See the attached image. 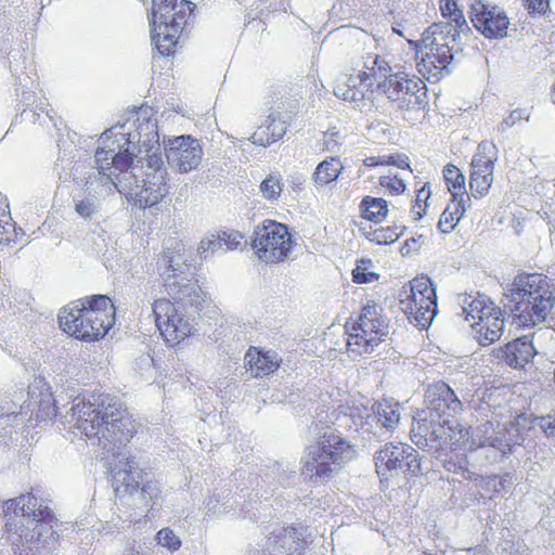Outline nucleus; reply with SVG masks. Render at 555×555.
Segmentation results:
<instances>
[{"instance_id":"23","label":"nucleus","mask_w":555,"mask_h":555,"mask_svg":"<svg viewBox=\"0 0 555 555\" xmlns=\"http://www.w3.org/2000/svg\"><path fill=\"white\" fill-rule=\"evenodd\" d=\"M493 357L514 369L525 367L537 354L530 336L516 338L492 351Z\"/></svg>"},{"instance_id":"15","label":"nucleus","mask_w":555,"mask_h":555,"mask_svg":"<svg viewBox=\"0 0 555 555\" xmlns=\"http://www.w3.org/2000/svg\"><path fill=\"white\" fill-rule=\"evenodd\" d=\"M498 147L493 142L482 141L474 154L469 170V190L474 198H483L489 194L494 180V167L498 160Z\"/></svg>"},{"instance_id":"14","label":"nucleus","mask_w":555,"mask_h":555,"mask_svg":"<svg viewBox=\"0 0 555 555\" xmlns=\"http://www.w3.org/2000/svg\"><path fill=\"white\" fill-rule=\"evenodd\" d=\"M375 470L378 476L388 478L393 473L416 477L421 474L420 453L412 446L403 442H387L374 456Z\"/></svg>"},{"instance_id":"44","label":"nucleus","mask_w":555,"mask_h":555,"mask_svg":"<svg viewBox=\"0 0 555 555\" xmlns=\"http://www.w3.org/2000/svg\"><path fill=\"white\" fill-rule=\"evenodd\" d=\"M114 159V170L118 173H126L128 169L132 166L133 163V154L128 151V149L119 152L113 153Z\"/></svg>"},{"instance_id":"40","label":"nucleus","mask_w":555,"mask_h":555,"mask_svg":"<svg viewBox=\"0 0 555 555\" xmlns=\"http://www.w3.org/2000/svg\"><path fill=\"white\" fill-rule=\"evenodd\" d=\"M222 242L220 233L211 234L210 236L203 238L197 247V253L202 258H207L215 253L222 250Z\"/></svg>"},{"instance_id":"50","label":"nucleus","mask_w":555,"mask_h":555,"mask_svg":"<svg viewBox=\"0 0 555 555\" xmlns=\"http://www.w3.org/2000/svg\"><path fill=\"white\" fill-rule=\"evenodd\" d=\"M386 155L385 156H370L363 160L365 167H378L385 166Z\"/></svg>"},{"instance_id":"37","label":"nucleus","mask_w":555,"mask_h":555,"mask_svg":"<svg viewBox=\"0 0 555 555\" xmlns=\"http://www.w3.org/2000/svg\"><path fill=\"white\" fill-rule=\"evenodd\" d=\"M36 499L34 496H25L21 495L15 499H11L4 502L3 513L5 516H10L11 514L18 515L20 513L24 516H29L30 513L27 509H30L31 506H35Z\"/></svg>"},{"instance_id":"42","label":"nucleus","mask_w":555,"mask_h":555,"mask_svg":"<svg viewBox=\"0 0 555 555\" xmlns=\"http://www.w3.org/2000/svg\"><path fill=\"white\" fill-rule=\"evenodd\" d=\"M156 539L158 544L168 548L170 552L178 551L181 546L180 538L168 527L160 529L156 534Z\"/></svg>"},{"instance_id":"19","label":"nucleus","mask_w":555,"mask_h":555,"mask_svg":"<svg viewBox=\"0 0 555 555\" xmlns=\"http://www.w3.org/2000/svg\"><path fill=\"white\" fill-rule=\"evenodd\" d=\"M469 18L476 30L486 38L498 39L507 35L509 18L496 5H490L482 0H474L469 8Z\"/></svg>"},{"instance_id":"30","label":"nucleus","mask_w":555,"mask_h":555,"mask_svg":"<svg viewBox=\"0 0 555 555\" xmlns=\"http://www.w3.org/2000/svg\"><path fill=\"white\" fill-rule=\"evenodd\" d=\"M285 127L275 117L269 116L268 119L257 127L251 134V141L258 145H270L279 141L285 133Z\"/></svg>"},{"instance_id":"7","label":"nucleus","mask_w":555,"mask_h":555,"mask_svg":"<svg viewBox=\"0 0 555 555\" xmlns=\"http://www.w3.org/2000/svg\"><path fill=\"white\" fill-rule=\"evenodd\" d=\"M142 169L141 179L138 175L130 176L129 178L134 179V184L121 185L119 192L134 206L146 208L158 204L167 193V170L159 146L155 151L149 150Z\"/></svg>"},{"instance_id":"43","label":"nucleus","mask_w":555,"mask_h":555,"mask_svg":"<svg viewBox=\"0 0 555 555\" xmlns=\"http://www.w3.org/2000/svg\"><path fill=\"white\" fill-rule=\"evenodd\" d=\"M219 233L222 242V250H236L241 248L244 235L240 231L231 230Z\"/></svg>"},{"instance_id":"9","label":"nucleus","mask_w":555,"mask_h":555,"mask_svg":"<svg viewBox=\"0 0 555 555\" xmlns=\"http://www.w3.org/2000/svg\"><path fill=\"white\" fill-rule=\"evenodd\" d=\"M399 306L411 323L422 330L429 327L438 311L433 281L425 274L412 279L400 292Z\"/></svg>"},{"instance_id":"18","label":"nucleus","mask_w":555,"mask_h":555,"mask_svg":"<svg viewBox=\"0 0 555 555\" xmlns=\"http://www.w3.org/2000/svg\"><path fill=\"white\" fill-rule=\"evenodd\" d=\"M165 155L168 165L172 169L186 173L199 166L203 158V147L196 138L182 134L168 139L165 143Z\"/></svg>"},{"instance_id":"17","label":"nucleus","mask_w":555,"mask_h":555,"mask_svg":"<svg viewBox=\"0 0 555 555\" xmlns=\"http://www.w3.org/2000/svg\"><path fill=\"white\" fill-rule=\"evenodd\" d=\"M412 440L416 444L437 443L441 450L462 452L463 454L477 448L470 430L451 420L436 425L435 428L429 429L428 435H417V438H412Z\"/></svg>"},{"instance_id":"10","label":"nucleus","mask_w":555,"mask_h":555,"mask_svg":"<svg viewBox=\"0 0 555 555\" xmlns=\"http://www.w3.org/2000/svg\"><path fill=\"white\" fill-rule=\"evenodd\" d=\"M250 245L260 261L276 264L288 259L295 241L286 224L266 219L255 228Z\"/></svg>"},{"instance_id":"41","label":"nucleus","mask_w":555,"mask_h":555,"mask_svg":"<svg viewBox=\"0 0 555 555\" xmlns=\"http://www.w3.org/2000/svg\"><path fill=\"white\" fill-rule=\"evenodd\" d=\"M56 415V405L52 393L48 392L42 395L39 409L36 412V420L38 422L52 420Z\"/></svg>"},{"instance_id":"34","label":"nucleus","mask_w":555,"mask_h":555,"mask_svg":"<svg viewBox=\"0 0 555 555\" xmlns=\"http://www.w3.org/2000/svg\"><path fill=\"white\" fill-rule=\"evenodd\" d=\"M363 235L371 243L389 245L399 240L402 235V229L397 225L378 227L375 229L370 227L369 230H363Z\"/></svg>"},{"instance_id":"13","label":"nucleus","mask_w":555,"mask_h":555,"mask_svg":"<svg viewBox=\"0 0 555 555\" xmlns=\"http://www.w3.org/2000/svg\"><path fill=\"white\" fill-rule=\"evenodd\" d=\"M453 61L452 48L442 34H426L417 50V70L429 82H438L450 74Z\"/></svg>"},{"instance_id":"28","label":"nucleus","mask_w":555,"mask_h":555,"mask_svg":"<svg viewBox=\"0 0 555 555\" xmlns=\"http://www.w3.org/2000/svg\"><path fill=\"white\" fill-rule=\"evenodd\" d=\"M360 216L362 219L382 223L388 216V202L383 197L364 196L359 204Z\"/></svg>"},{"instance_id":"52","label":"nucleus","mask_w":555,"mask_h":555,"mask_svg":"<svg viewBox=\"0 0 555 555\" xmlns=\"http://www.w3.org/2000/svg\"><path fill=\"white\" fill-rule=\"evenodd\" d=\"M129 555H141L138 551L131 550Z\"/></svg>"},{"instance_id":"38","label":"nucleus","mask_w":555,"mask_h":555,"mask_svg":"<svg viewBox=\"0 0 555 555\" xmlns=\"http://www.w3.org/2000/svg\"><path fill=\"white\" fill-rule=\"evenodd\" d=\"M430 195L431 191L429 183H425L416 191L415 198L410 210L413 220H421L425 216L428 207L427 202Z\"/></svg>"},{"instance_id":"16","label":"nucleus","mask_w":555,"mask_h":555,"mask_svg":"<svg viewBox=\"0 0 555 555\" xmlns=\"http://www.w3.org/2000/svg\"><path fill=\"white\" fill-rule=\"evenodd\" d=\"M112 486L117 496L131 495L140 490L142 500L150 504L153 500V493L157 492L153 482H143L146 474L142 469H137L133 459L119 460L111 467Z\"/></svg>"},{"instance_id":"49","label":"nucleus","mask_w":555,"mask_h":555,"mask_svg":"<svg viewBox=\"0 0 555 555\" xmlns=\"http://www.w3.org/2000/svg\"><path fill=\"white\" fill-rule=\"evenodd\" d=\"M75 210L83 218H90L94 212V205L90 201H79L75 204Z\"/></svg>"},{"instance_id":"47","label":"nucleus","mask_w":555,"mask_h":555,"mask_svg":"<svg viewBox=\"0 0 555 555\" xmlns=\"http://www.w3.org/2000/svg\"><path fill=\"white\" fill-rule=\"evenodd\" d=\"M529 13L544 14L550 8V0H522Z\"/></svg>"},{"instance_id":"12","label":"nucleus","mask_w":555,"mask_h":555,"mask_svg":"<svg viewBox=\"0 0 555 555\" xmlns=\"http://www.w3.org/2000/svg\"><path fill=\"white\" fill-rule=\"evenodd\" d=\"M476 341L487 347L496 343L504 332L505 321L501 308L490 298L477 296L464 309Z\"/></svg>"},{"instance_id":"26","label":"nucleus","mask_w":555,"mask_h":555,"mask_svg":"<svg viewBox=\"0 0 555 555\" xmlns=\"http://www.w3.org/2000/svg\"><path fill=\"white\" fill-rule=\"evenodd\" d=\"M114 149L111 146H102L98 147L95 152V164L101 176V180L103 184H113L118 191L121 189V181L118 183L115 181L118 179V175L115 173L114 170V159H113Z\"/></svg>"},{"instance_id":"6","label":"nucleus","mask_w":555,"mask_h":555,"mask_svg":"<svg viewBox=\"0 0 555 555\" xmlns=\"http://www.w3.org/2000/svg\"><path fill=\"white\" fill-rule=\"evenodd\" d=\"M356 456V448L347 438L336 430H327L307 448L302 474L310 478H330L336 468H341Z\"/></svg>"},{"instance_id":"31","label":"nucleus","mask_w":555,"mask_h":555,"mask_svg":"<svg viewBox=\"0 0 555 555\" xmlns=\"http://www.w3.org/2000/svg\"><path fill=\"white\" fill-rule=\"evenodd\" d=\"M460 0H439V9L443 18H446L454 29V35H459L468 28L463 10L459 4Z\"/></svg>"},{"instance_id":"33","label":"nucleus","mask_w":555,"mask_h":555,"mask_svg":"<svg viewBox=\"0 0 555 555\" xmlns=\"http://www.w3.org/2000/svg\"><path fill=\"white\" fill-rule=\"evenodd\" d=\"M344 166L338 157H327L321 162L314 171V181L318 184L325 185L335 181Z\"/></svg>"},{"instance_id":"29","label":"nucleus","mask_w":555,"mask_h":555,"mask_svg":"<svg viewBox=\"0 0 555 555\" xmlns=\"http://www.w3.org/2000/svg\"><path fill=\"white\" fill-rule=\"evenodd\" d=\"M442 176L451 198L470 199L466 191V178L457 166L447 164L442 169Z\"/></svg>"},{"instance_id":"46","label":"nucleus","mask_w":555,"mask_h":555,"mask_svg":"<svg viewBox=\"0 0 555 555\" xmlns=\"http://www.w3.org/2000/svg\"><path fill=\"white\" fill-rule=\"evenodd\" d=\"M385 166H395L399 169H411L410 158L404 154H390L386 155Z\"/></svg>"},{"instance_id":"21","label":"nucleus","mask_w":555,"mask_h":555,"mask_svg":"<svg viewBox=\"0 0 555 555\" xmlns=\"http://www.w3.org/2000/svg\"><path fill=\"white\" fill-rule=\"evenodd\" d=\"M31 515L34 517L33 527L21 534L22 546L15 544L14 547V552L20 555H37L44 547V543L41 542L42 535L54 533L52 530L54 515L49 507H40Z\"/></svg>"},{"instance_id":"4","label":"nucleus","mask_w":555,"mask_h":555,"mask_svg":"<svg viewBox=\"0 0 555 555\" xmlns=\"http://www.w3.org/2000/svg\"><path fill=\"white\" fill-rule=\"evenodd\" d=\"M513 322L520 328L544 323L555 306L551 279L540 272L519 271L504 291Z\"/></svg>"},{"instance_id":"27","label":"nucleus","mask_w":555,"mask_h":555,"mask_svg":"<svg viewBox=\"0 0 555 555\" xmlns=\"http://www.w3.org/2000/svg\"><path fill=\"white\" fill-rule=\"evenodd\" d=\"M470 199L451 198L439 218L438 229L442 233L452 232L464 217Z\"/></svg>"},{"instance_id":"25","label":"nucleus","mask_w":555,"mask_h":555,"mask_svg":"<svg viewBox=\"0 0 555 555\" xmlns=\"http://www.w3.org/2000/svg\"><path fill=\"white\" fill-rule=\"evenodd\" d=\"M184 27L170 25L152 24V42L158 53L163 56H170L177 52Z\"/></svg>"},{"instance_id":"39","label":"nucleus","mask_w":555,"mask_h":555,"mask_svg":"<svg viewBox=\"0 0 555 555\" xmlns=\"http://www.w3.org/2000/svg\"><path fill=\"white\" fill-rule=\"evenodd\" d=\"M371 259L359 260L356 268L352 270V281L356 284H366L377 281L379 279V274L371 271Z\"/></svg>"},{"instance_id":"35","label":"nucleus","mask_w":555,"mask_h":555,"mask_svg":"<svg viewBox=\"0 0 555 555\" xmlns=\"http://www.w3.org/2000/svg\"><path fill=\"white\" fill-rule=\"evenodd\" d=\"M378 188L389 196H399L406 191V183L396 173L383 175L378 178Z\"/></svg>"},{"instance_id":"48","label":"nucleus","mask_w":555,"mask_h":555,"mask_svg":"<svg viewBox=\"0 0 555 555\" xmlns=\"http://www.w3.org/2000/svg\"><path fill=\"white\" fill-rule=\"evenodd\" d=\"M539 426L546 436H555V415L540 417Z\"/></svg>"},{"instance_id":"32","label":"nucleus","mask_w":555,"mask_h":555,"mask_svg":"<svg viewBox=\"0 0 555 555\" xmlns=\"http://www.w3.org/2000/svg\"><path fill=\"white\" fill-rule=\"evenodd\" d=\"M374 413L377 422L387 429H395L400 421L399 404L383 399L375 403Z\"/></svg>"},{"instance_id":"22","label":"nucleus","mask_w":555,"mask_h":555,"mask_svg":"<svg viewBox=\"0 0 555 555\" xmlns=\"http://www.w3.org/2000/svg\"><path fill=\"white\" fill-rule=\"evenodd\" d=\"M192 11L188 0H152V24L185 27Z\"/></svg>"},{"instance_id":"24","label":"nucleus","mask_w":555,"mask_h":555,"mask_svg":"<svg viewBox=\"0 0 555 555\" xmlns=\"http://www.w3.org/2000/svg\"><path fill=\"white\" fill-rule=\"evenodd\" d=\"M244 359L247 372L256 378L274 373L282 362L276 352L264 351L254 346L248 348Z\"/></svg>"},{"instance_id":"1","label":"nucleus","mask_w":555,"mask_h":555,"mask_svg":"<svg viewBox=\"0 0 555 555\" xmlns=\"http://www.w3.org/2000/svg\"><path fill=\"white\" fill-rule=\"evenodd\" d=\"M182 241L171 240L158 255L157 270L167 294L173 299L157 298L152 302L155 326L165 344L177 347L194 334V326L181 306L198 307L205 295L194 278H183L177 272L185 264Z\"/></svg>"},{"instance_id":"3","label":"nucleus","mask_w":555,"mask_h":555,"mask_svg":"<svg viewBox=\"0 0 555 555\" xmlns=\"http://www.w3.org/2000/svg\"><path fill=\"white\" fill-rule=\"evenodd\" d=\"M91 399L73 406L76 427L88 439L98 440L104 448L128 442L134 428L126 410L109 395H92Z\"/></svg>"},{"instance_id":"45","label":"nucleus","mask_w":555,"mask_h":555,"mask_svg":"<svg viewBox=\"0 0 555 555\" xmlns=\"http://www.w3.org/2000/svg\"><path fill=\"white\" fill-rule=\"evenodd\" d=\"M341 134L333 127L323 133L322 151L333 152L341 145Z\"/></svg>"},{"instance_id":"36","label":"nucleus","mask_w":555,"mask_h":555,"mask_svg":"<svg viewBox=\"0 0 555 555\" xmlns=\"http://www.w3.org/2000/svg\"><path fill=\"white\" fill-rule=\"evenodd\" d=\"M261 195L267 201H276L283 190L282 177L280 173H270L267 176L259 185Z\"/></svg>"},{"instance_id":"5","label":"nucleus","mask_w":555,"mask_h":555,"mask_svg":"<svg viewBox=\"0 0 555 555\" xmlns=\"http://www.w3.org/2000/svg\"><path fill=\"white\" fill-rule=\"evenodd\" d=\"M116 322V308L106 295H90L69 302L59 313L61 330L85 343L103 339Z\"/></svg>"},{"instance_id":"20","label":"nucleus","mask_w":555,"mask_h":555,"mask_svg":"<svg viewBox=\"0 0 555 555\" xmlns=\"http://www.w3.org/2000/svg\"><path fill=\"white\" fill-rule=\"evenodd\" d=\"M308 545V537L301 527L284 526L270 533L262 555H304Z\"/></svg>"},{"instance_id":"8","label":"nucleus","mask_w":555,"mask_h":555,"mask_svg":"<svg viewBox=\"0 0 555 555\" xmlns=\"http://www.w3.org/2000/svg\"><path fill=\"white\" fill-rule=\"evenodd\" d=\"M426 406L418 410L411 428V438L417 435H428L429 429L444 423L462 411V402L453 389L439 380L428 386L425 391Z\"/></svg>"},{"instance_id":"2","label":"nucleus","mask_w":555,"mask_h":555,"mask_svg":"<svg viewBox=\"0 0 555 555\" xmlns=\"http://www.w3.org/2000/svg\"><path fill=\"white\" fill-rule=\"evenodd\" d=\"M379 56H376L373 67L338 82L334 88L335 95L344 101L357 102L364 98L363 90H366L398 103L402 109H423L428 102V90L424 80L405 70L391 73L389 66H377Z\"/></svg>"},{"instance_id":"11","label":"nucleus","mask_w":555,"mask_h":555,"mask_svg":"<svg viewBox=\"0 0 555 555\" xmlns=\"http://www.w3.org/2000/svg\"><path fill=\"white\" fill-rule=\"evenodd\" d=\"M383 309L374 300H369L352 323L347 347L352 352H369L385 340L388 335V323L382 313Z\"/></svg>"},{"instance_id":"51","label":"nucleus","mask_w":555,"mask_h":555,"mask_svg":"<svg viewBox=\"0 0 555 555\" xmlns=\"http://www.w3.org/2000/svg\"><path fill=\"white\" fill-rule=\"evenodd\" d=\"M443 467L448 472L453 473V474H456L460 470L464 469V466H463L462 463L456 464L455 462H453L451 460H446L444 463H443Z\"/></svg>"}]
</instances>
